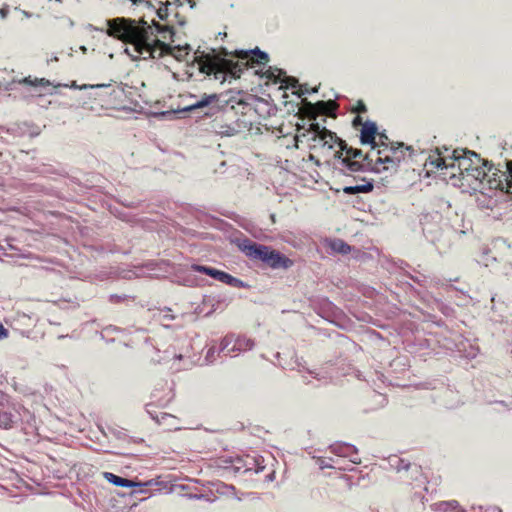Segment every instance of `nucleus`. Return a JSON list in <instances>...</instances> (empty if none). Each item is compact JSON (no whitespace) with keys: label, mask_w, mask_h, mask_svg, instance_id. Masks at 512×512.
<instances>
[{"label":"nucleus","mask_w":512,"mask_h":512,"mask_svg":"<svg viewBox=\"0 0 512 512\" xmlns=\"http://www.w3.org/2000/svg\"><path fill=\"white\" fill-rule=\"evenodd\" d=\"M106 34L124 44L131 45L134 58L160 59L171 48L158 38V34H173L172 28L153 21V26L143 19L116 17L106 21ZM163 38H166L163 35Z\"/></svg>","instance_id":"obj_1"},{"label":"nucleus","mask_w":512,"mask_h":512,"mask_svg":"<svg viewBox=\"0 0 512 512\" xmlns=\"http://www.w3.org/2000/svg\"><path fill=\"white\" fill-rule=\"evenodd\" d=\"M229 53L222 50L221 53L215 54L201 52L195 57L198 70L206 76L213 77L214 80L224 83L228 77L238 79L241 77L244 70L254 65H263L269 61L268 54L262 52L259 48L253 50H236L233 53L238 60L233 61L226 57Z\"/></svg>","instance_id":"obj_2"},{"label":"nucleus","mask_w":512,"mask_h":512,"mask_svg":"<svg viewBox=\"0 0 512 512\" xmlns=\"http://www.w3.org/2000/svg\"><path fill=\"white\" fill-rule=\"evenodd\" d=\"M382 145L384 146L383 149L367 154H364L360 149L349 148L347 150L348 156L344 161L346 168L350 172L366 170L376 173L396 172L400 163L405 161L407 157H411L414 152L412 146H406L404 143L388 146L382 142Z\"/></svg>","instance_id":"obj_3"},{"label":"nucleus","mask_w":512,"mask_h":512,"mask_svg":"<svg viewBox=\"0 0 512 512\" xmlns=\"http://www.w3.org/2000/svg\"><path fill=\"white\" fill-rule=\"evenodd\" d=\"M241 248L249 258L253 260H260L273 269H288L294 264L290 258L280 252L256 242L248 240L243 243Z\"/></svg>","instance_id":"obj_4"},{"label":"nucleus","mask_w":512,"mask_h":512,"mask_svg":"<svg viewBox=\"0 0 512 512\" xmlns=\"http://www.w3.org/2000/svg\"><path fill=\"white\" fill-rule=\"evenodd\" d=\"M485 168L486 163L482 160L481 164L474 165L473 168L470 169L469 173L465 175V178L470 177L478 180L480 183L487 181L489 188L509 192L512 187V164L508 165L509 175H507L506 172L498 170L494 172L493 177H491Z\"/></svg>","instance_id":"obj_5"},{"label":"nucleus","mask_w":512,"mask_h":512,"mask_svg":"<svg viewBox=\"0 0 512 512\" xmlns=\"http://www.w3.org/2000/svg\"><path fill=\"white\" fill-rule=\"evenodd\" d=\"M481 163L482 159L475 152L469 150H454L453 155L449 157L448 167H450V169L457 167L459 176H462V179H464L465 175L469 173L474 165Z\"/></svg>","instance_id":"obj_6"},{"label":"nucleus","mask_w":512,"mask_h":512,"mask_svg":"<svg viewBox=\"0 0 512 512\" xmlns=\"http://www.w3.org/2000/svg\"><path fill=\"white\" fill-rule=\"evenodd\" d=\"M320 141L323 142L324 145H328L329 148H333L335 144L339 146V151H337L336 156L341 159L342 164L346 167V163L344 162L347 158V150L351 148L347 145V143L340 138L334 132L323 128L321 130Z\"/></svg>","instance_id":"obj_7"},{"label":"nucleus","mask_w":512,"mask_h":512,"mask_svg":"<svg viewBox=\"0 0 512 512\" xmlns=\"http://www.w3.org/2000/svg\"><path fill=\"white\" fill-rule=\"evenodd\" d=\"M307 106L309 107V109L312 113V118H314V119H315L316 114L335 117V110L338 107L337 103L332 100H329V101L321 100L314 104L307 103Z\"/></svg>","instance_id":"obj_8"},{"label":"nucleus","mask_w":512,"mask_h":512,"mask_svg":"<svg viewBox=\"0 0 512 512\" xmlns=\"http://www.w3.org/2000/svg\"><path fill=\"white\" fill-rule=\"evenodd\" d=\"M449 158H444L440 153L430 155L426 160L424 166L428 173H435L439 170L444 171L450 169L448 167Z\"/></svg>","instance_id":"obj_9"},{"label":"nucleus","mask_w":512,"mask_h":512,"mask_svg":"<svg viewBox=\"0 0 512 512\" xmlns=\"http://www.w3.org/2000/svg\"><path fill=\"white\" fill-rule=\"evenodd\" d=\"M377 135V126L374 122L366 121L361 129L360 141L362 144H370L372 149L377 146L375 138Z\"/></svg>","instance_id":"obj_10"},{"label":"nucleus","mask_w":512,"mask_h":512,"mask_svg":"<svg viewBox=\"0 0 512 512\" xmlns=\"http://www.w3.org/2000/svg\"><path fill=\"white\" fill-rule=\"evenodd\" d=\"M103 476L108 482L112 483L115 486H119V487H140V486L150 485V482H146L144 484L134 482L132 480L115 475L111 472H104Z\"/></svg>","instance_id":"obj_11"},{"label":"nucleus","mask_w":512,"mask_h":512,"mask_svg":"<svg viewBox=\"0 0 512 512\" xmlns=\"http://www.w3.org/2000/svg\"><path fill=\"white\" fill-rule=\"evenodd\" d=\"M373 188L374 186L372 182L364 180V183L360 185L345 186L343 188V192L348 195H354L358 193H369Z\"/></svg>","instance_id":"obj_12"},{"label":"nucleus","mask_w":512,"mask_h":512,"mask_svg":"<svg viewBox=\"0 0 512 512\" xmlns=\"http://www.w3.org/2000/svg\"><path fill=\"white\" fill-rule=\"evenodd\" d=\"M434 510L436 512H464L459 503L453 501H442L435 504Z\"/></svg>","instance_id":"obj_13"},{"label":"nucleus","mask_w":512,"mask_h":512,"mask_svg":"<svg viewBox=\"0 0 512 512\" xmlns=\"http://www.w3.org/2000/svg\"><path fill=\"white\" fill-rule=\"evenodd\" d=\"M217 100H218V97H217L216 94H210V95L204 94L202 96L201 100L196 101L195 103L191 104L188 107V110L192 111V110H196V109H200V108L206 107L209 104H211L212 102H216Z\"/></svg>","instance_id":"obj_14"},{"label":"nucleus","mask_w":512,"mask_h":512,"mask_svg":"<svg viewBox=\"0 0 512 512\" xmlns=\"http://www.w3.org/2000/svg\"><path fill=\"white\" fill-rule=\"evenodd\" d=\"M193 270L196 272L206 274L214 279H217V277L219 276V272H220V270H218V269L208 267V266H203V265H194Z\"/></svg>","instance_id":"obj_15"},{"label":"nucleus","mask_w":512,"mask_h":512,"mask_svg":"<svg viewBox=\"0 0 512 512\" xmlns=\"http://www.w3.org/2000/svg\"><path fill=\"white\" fill-rule=\"evenodd\" d=\"M331 247L333 250L338 251L343 254L349 253L351 250L350 246L342 240L334 241L332 243Z\"/></svg>","instance_id":"obj_16"},{"label":"nucleus","mask_w":512,"mask_h":512,"mask_svg":"<svg viewBox=\"0 0 512 512\" xmlns=\"http://www.w3.org/2000/svg\"><path fill=\"white\" fill-rule=\"evenodd\" d=\"M168 46L171 48V50L165 55H173L175 58L180 60L182 57L188 54L187 47H171L170 45Z\"/></svg>","instance_id":"obj_17"},{"label":"nucleus","mask_w":512,"mask_h":512,"mask_svg":"<svg viewBox=\"0 0 512 512\" xmlns=\"http://www.w3.org/2000/svg\"><path fill=\"white\" fill-rule=\"evenodd\" d=\"M22 82L25 84L31 85V86H47V85H49V81L44 78H41V79L36 78L35 80H31L30 77H28V78H24Z\"/></svg>","instance_id":"obj_18"},{"label":"nucleus","mask_w":512,"mask_h":512,"mask_svg":"<svg viewBox=\"0 0 512 512\" xmlns=\"http://www.w3.org/2000/svg\"><path fill=\"white\" fill-rule=\"evenodd\" d=\"M351 449L349 445H341V446H333V452L337 453L340 456H346L348 451Z\"/></svg>","instance_id":"obj_19"},{"label":"nucleus","mask_w":512,"mask_h":512,"mask_svg":"<svg viewBox=\"0 0 512 512\" xmlns=\"http://www.w3.org/2000/svg\"><path fill=\"white\" fill-rule=\"evenodd\" d=\"M445 172H443L442 174L446 177L448 176L449 179H455V178H458V179H462V176H459V172L457 170V167H455L454 169H448V170H444Z\"/></svg>","instance_id":"obj_20"},{"label":"nucleus","mask_w":512,"mask_h":512,"mask_svg":"<svg viewBox=\"0 0 512 512\" xmlns=\"http://www.w3.org/2000/svg\"><path fill=\"white\" fill-rule=\"evenodd\" d=\"M324 127H321L319 123H311L310 124V131H312L315 135V139L318 138L320 139V135H321V130L323 129Z\"/></svg>","instance_id":"obj_21"},{"label":"nucleus","mask_w":512,"mask_h":512,"mask_svg":"<svg viewBox=\"0 0 512 512\" xmlns=\"http://www.w3.org/2000/svg\"><path fill=\"white\" fill-rule=\"evenodd\" d=\"M353 112H356L358 114L367 112V107L365 103L362 100H359L356 103L355 107L353 108Z\"/></svg>","instance_id":"obj_22"},{"label":"nucleus","mask_w":512,"mask_h":512,"mask_svg":"<svg viewBox=\"0 0 512 512\" xmlns=\"http://www.w3.org/2000/svg\"><path fill=\"white\" fill-rule=\"evenodd\" d=\"M227 284L230 286H233V287H237V288L245 287L242 280H240L232 275H231V280H229V282H227Z\"/></svg>","instance_id":"obj_23"},{"label":"nucleus","mask_w":512,"mask_h":512,"mask_svg":"<svg viewBox=\"0 0 512 512\" xmlns=\"http://www.w3.org/2000/svg\"><path fill=\"white\" fill-rule=\"evenodd\" d=\"M216 280L227 284V282H229V280H231V275L229 273H226V272L220 270L219 276L217 277Z\"/></svg>","instance_id":"obj_24"},{"label":"nucleus","mask_w":512,"mask_h":512,"mask_svg":"<svg viewBox=\"0 0 512 512\" xmlns=\"http://www.w3.org/2000/svg\"><path fill=\"white\" fill-rule=\"evenodd\" d=\"M365 122H363V119L360 115H357L354 119H353V127L357 128L358 126H362L363 127V124Z\"/></svg>","instance_id":"obj_25"},{"label":"nucleus","mask_w":512,"mask_h":512,"mask_svg":"<svg viewBox=\"0 0 512 512\" xmlns=\"http://www.w3.org/2000/svg\"><path fill=\"white\" fill-rule=\"evenodd\" d=\"M8 335H9L8 330L2 324H0V340L7 338Z\"/></svg>","instance_id":"obj_26"},{"label":"nucleus","mask_w":512,"mask_h":512,"mask_svg":"<svg viewBox=\"0 0 512 512\" xmlns=\"http://www.w3.org/2000/svg\"><path fill=\"white\" fill-rule=\"evenodd\" d=\"M157 14L160 19H164L167 16V6L165 8H159Z\"/></svg>","instance_id":"obj_27"},{"label":"nucleus","mask_w":512,"mask_h":512,"mask_svg":"<svg viewBox=\"0 0 512 512\" xmlns=\"http://www.w3.org/2000/svg\"><path fill=\"white\" fill-rule=\"evenodd\" d=\"M122 300V297L120 296H117V295H112L111 296V301L114 302V303H118Z\"/></svg>","instance_id":"obj_28"},{"label":"nucleus","mask_w":512,"mask_h":512,"mask_svg":"<svg viewBox=\"0 0 512 512\" xmlns=\"http://www.w3.org/2000/svg\"><path fill=\"white\" fill-rule=\"evenodd\" d=\"M222 343H226V344H227V343H228V338H227V337H226V338H224V340H223V342H222Z\"/></svg>","instance_id":"obj_29"},{"label":"nucleus","mask_w":512,"mask_h":512,"mask_svg":"<svg viewBox=\"0 0 512 512\" xmlns=\"http://www.w3.org/2000/svg\"><path fill=\"white\" fill-rule=\"evenodd\" d=\"M380 138H381V139H382V138H384V139H386V140L388 139V138H387V136H385V135H381V136H380Z\"/></svg>","instance_id":"obj_30"},{"label":"nucleus","mask_w":512,"mask_h":512,"mask_svg":"<svg viewBox=\"0 0 512 512\" xmlns=\"http://www.w3.org/2000/svg\"><path fill=\"white\" fill-rule=\"evenodd\" d=\"M271 219L273 222H275V216L274 215H271Z\"/></svg>","instance_id":"obj_31"}]
</instances>
